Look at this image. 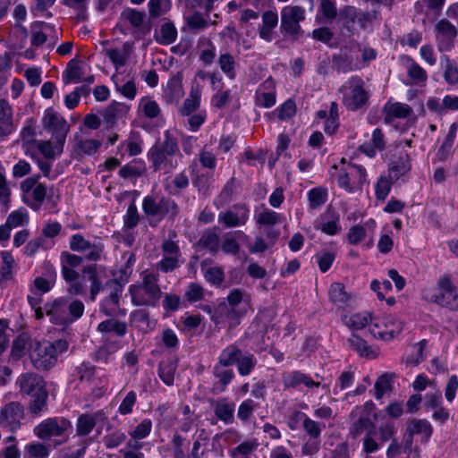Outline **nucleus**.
Listing matches in <instances>:
<instances>
[{"mask_svg": "<svg viewBox=\"0 0 458 458\" xmlns=\"http://www.w3.org/2000/svg\"><path fill=\"white\" fill-rule=\"evenodd\" d=\"M403 59L405 61L406 72L410 79L416 84L425 82L428 78L426 71L411 57L405 56Z\"/></svg>", "mask_w": 458, "mask_h": 458, "instance_id": "nucleus-51", "label": "nucleus"}, {"mask_svg": "<svg viewBox=\"0 0 458 458\" xmlns=\"http://www.w3.org/2000/svg\"><path fill=\"white\" fill-rule=\"evenodd\" d=\"M63 78L65 82H88L89 84L94 82V77L92 75L86 76L84 67L79 65L74 60L69 62Z\"/></svg>", "mask_w": 458, "mask_h": 458, "instance_id": "nucleus-38", "label": "nucleus"}, {"mask_svg": "<svg viewBox=\"0 0 458 458\" xmlns=\"http://www.w3.org/2000/svg\"><path fill=\"white\" fill-rule=\"evenodd\" d=\"M278 24V15L276 11H266L262 14V23L259 28L260 38L267 42H271L274 38V29Z\"/></svg>", "mask_w": 458, "mask_h": 458, "instance_id": "nucleus-37", "label": "nucleus"}, {"mask_svg": "<svg viewBox=\"0 0 458 458\" xmlns=\"http://www.w3.org/2000/svg\"><path fill=\"white\" fill-rule=\"evenodd\" d=\"M224 302L242 318L250 308V296L244 290L235 288L229 292Z\"/></svg>", "mask_w": 458, "mask_h": 458, "instance_id": "nucleus-26", "label": "nucleus"}, {"mask_svg": "<svg viewBox=\"0 0 458 458\" xmlns=\"http://www.w3.org/2000/svg\"><path fill=\"white\" fill-rule=\"evenodd\" d=\"M38 152H40L47 159H54L55 156H59L63 153V151H59L57 148V141H55L52 139L51 140H38L34 144L33 155L28 157L35 159L38 157Z\"/></svg>", "mask_w": 458, "mask_h": 458, "instance_id": "nucleus-43", "label": "nucleus"}, {"mask_svg": "<svg viewBox=\"0 0 458 458\" xmlns=\"http://www.w3.org/2000/svg\"><path fill=\"white\" fill-rule=\"evenodd\" d=\"M38 129V122L34 117H28L24 120L16 143L21 145L25 156L33 155L34 144L38 140L36 139Z\"/></svg>", "mask_w": 458, "mask_h": 458, "instance_id": "nucleus-21", "label": "nucleus"}, {"mask_svg": "<svg viewBox=\"0 0 458 458\" xmlns=\"http://www.w3.org/2000/svg\"><path fill=\"white\" fill-rule=\"evenodd\" d=\"M120 25L135 39H142L150 33L151 26L145 21V13L127 8L120 15Z\"/></svg>", "mask_w": 458, "mask_h": 458, "instance_id": "nucleus-12", "label": "nucleus"}, {"mask_svg": "<svg viewBox=\"0 0 458 458\" xmlns=\"http://www.w3.org/2000/svg\"><path fill=\"white\" fill-rule=\"evenodd\" d=\"M458 130V124L456 123H453L448 129V131L445 137V140L437 152V157L438 160L445 161L449 157L454 140L456 138V133Z\"/></svg>", "mask_w": 458, "mask_h": 458, "instance_id": "nucleus-48", "label": "nucleus"}, {"mask_svg": "<svg viewBox=\"0 0 458 458\" xmlns=\"http://www.w3.org/2000/svg\"><path fill=\"white\" fill-rule=\"evenodd\" d=\"M105 419V413L102 411H98L94 413L81 414L76 421V434L79 437L88 436L97 422Z\"/></svg>", "mask_w": 458, "mask_h": 458, "instance_id": "nucleus-33", "label": "nucleus"}, {"mask_svg": "<svg viewBox=\"0 0 458 458\" xmlns=\"http://www.w3.org/2000/svg\"><path fill=\"white\" fill-rule=\"evenodd\" d=\"M255 103L258 106L269 108L276 104L275 82L271 79L265 81L255 93Z\"/></svg>", "mask_w": 458, "mask_h": 458, "instance_id": "nucleus-32", "label": "nucleus"}, {"mask_svg": "<svg viewBox=\"0 0 458 458\" xmlns=\"http://www.w3.org/2000/svg\"><path fill=\"white\" fill-rule=\"evenodd\" d=\"M332 169L337 172V185L347 193L352 194L360 191L362 186L367 182V171L360 165L343 163L340 168L334 165Z\"/></svg>", "mask_w": 458, "mask_h": 458, "instance_id": "nucleus-5", "label": "nucleus"}, {"mask_svg": "<svg viewBox=\"0 0 458 458\" xmlns=\"http://www.w3.org/2000/svg\"><path fill=\"white\" fill-rule=\"evenodd\" d=\"M340 125L338 105L336 102H332L328 110V117L325 120L324 131L327 134H333L336 131Z\"/></svg>", "mask_w": 458, "mask_h": 458, "instance_id": "nucleus-61", "label": "nucleus"}, {"mask_svg": "<svg viewBox=\"0 0 458 458\" xmlns=\"http://www.w3.org/2000/svg\"><path fill=\"white\" fill-rule=\"evenodd\" d=\"M19 391L21 394L35 395L46 391V382L43 377L34 373L21 374L16 380Z\"/></svg>", "mask_w": 458, "mask_h": 458, "instance_id": "nucleus-23", "label": "nucleus"}, {"mask_svg": "<svg viewBox=\"0 0 458 458\" xmlns=\"http://www.w3.org/2000/svg\"><path fill=\"white\" fill-rule=\"evenodd\" d=\"M48 398L47 391L40 392L31 396V400L29 403V411L34 417L39 416L43 411L47 410V401Z\"/></svg>", "mask_w": 458, "mask_h": 458, "instance_id": "nucleus-58", "label": "nucleus"}, {"mask_svg": "<svg viewBox=\"0 0 458 458\" xmlns=\"http://www.w3.org/2000/svg\"><path fill=\"white\" fill-rule=\"evenodd\" d=\"M343 105L347 110L356 111L363 108L369 98L364 87V81L358 76H352L339 88Z\"/></svg>", "mask_w": 458, "mask_h": 458, "instance_id": "nucleus-7", "label": "nucleus"}, {"mask_svg": "<svg viewBox=\"0 0 458 458\" xmlns=\"http://www.w3.org/2000/svg\"><path fill=\"white\" fill-rule=\"evenodd\" d=\"M422 298L451 310H458V289L448 276L440 277L436 286L424 288Z\"/></svg>", "mask_w": 458, "mask_h": 458, "instance_id": "nucleus-4", "label": "nucleus"}, {"mask_svg": "<svg viewBox=\"0 0 458 458\" xmlns=\"http://www.w3.org/2000/svg\"><path fill=\"white\" fill-rule=\"evenodd\" d=\"M257 365V359L251 353H241L236 366L238 372L241 376L245 377L250 375Z\"/></svg>", "mask_w": 458, "mask_h": 458, "instance_id": "nucleus-63", "label": "nucleus"}, {"mask_svg": "<svg viewBox=\"0 0 458 458\" xmlns=\"http://www.w3.org/2000/svg\"><path fill=\"white\" fill-rule=\"evenodd\" d=\"M30 222V215L27 209L21 208L9 214L5 223L11 228L26 226Z\"/></svg>", "mask_w": 458, "mask_h": 458, "instance_id": "nucleus-60", "label": "nucleus"}, {"mask_svg": "<svg viewBox=\"0 0 458 458\" xmlns=\"http://www.w3.org/2000/svg\"><path fill=\"white\" fill-rule=\"evenodd\" d=\"M155 39L161 45H170L176 40L177 30L173 22L165 21L155 31Z\"/></svg>", "mask_w": 458, "mask_h": 458, "instance_id": "nucleus-47", "label": "nucleus"}, {"mask_svg": "<svg viewBox=\"0 0 458 458\" xmlns=\"http://www.w3.org/2000/svg\"><path fill=\"white\" fill-rule=\"evenodd\" d=\"M242 318L224 301L216 306L213 322L216 327L233 328L241 323Z\"/></svg>", "mask_w": 458, "mask_h": 458, "instance_id": "nucleus-27", "label": "nucleus"}, {"mask_svg": "<svg viewBox=\"0 0 458 458\" xmlns=\"http://www.w3.org/2000/svg\"><path fill=\"white\" fill-rule=\"evenodd\" d=\"M102 146V142L96 139L76 138L73 150L79 157L93 156Z\"/></svg>", "mask_w": 458, "mask_h": 458, "instance_id": "nucleus-42", "label": "nucleus"}, {"mask_svg": "<svg viewBox=\"0 0 458 458\" xmlns=\"http://www.w3.org/2000/svg\"><path fill=\"white\" fill-rule=\"evenodd\" d=\"M411 169V159L408 154L401 156L396 163L389 167V177L391 180L397 181L406 175Z\"/></svg>", "mask_w": 458, "mask_h": 458, "instance_id": "nucleus-49", "label": "nucleus"}, {"mask_svg": "<svg viewBox=\"0 0 458 458\" xmlns=\"http://www.w3.org/2000/svg\"><path fill=\"white\" fill-rule=\"evenodd\" d=\"M104 53L114 66L115 73H121L120 69L127 64L130 58L131 47L128 43H124L120 47L106 48Z\"/></svg>", "mask_w": 458, "mask_h": 458, "instance_id": "nucleus-35", "label": "nucleus"}, {"mask_svg": "<svg viewBox=\"0 0 458 458\" xmlns=\"http://www.w3.org/2000/svg\"><path fill=\"white\" fill-rule=\"evenodd\" d=\"M189 170L191 174L192 185L198 191L204 195L208 196L211 194L212 184L214 182L213 174L210 172L200 173L197 170V159L194 158L189 165Z\"/></svg>", "mask_w": 458, "mask_h": 458, "instance_id": "nucleus-28", "label": "nucleus"}, {"mask_svg": "<svg viewBox=\"0 0 458 458\" xmlns=\"http://www.w3.org/2000/svg\"><path fill=\"white\" fill-rule=\"evenodd\" d=\"M296 416L302 420V427L305 432L310 437L320 438L321 432L325 428L324 424H321L316 420H311L305 413L298 411Z\"/></svg>", "mask_w": 458, "mask_h": 458, "instance_id": "nucleus-56", "label": "nucleus"}, {"mask_svg": "<svg viewBox=\"0 0 458 458\" xmlns=\"http://www.w3.org/2000/svg\"><path fill=\"white\" fill-rule=\"evenodd\" d=\"M15 130L13 107L5 98H0V138H7Z\"/></svg>", "mask_w": 458, "mask_h": 458, "instance_id": "nucleus-31", "label": "nucleus"}, {"mask_svg": "<svg viewBox=\"0 0 458 458\" xmlns=\"http://www.w3.org/2000/svg\"><path fill=\"white\" fill-rule=\"evenodd\" d=\"M330 301L338 308H344L351 300V295L341 283H333L328 290Z\"/></svg>", "mask_w": 458, "mask_h": 458, "instance_id": "nucleus-46", "label": "nucleus"}, {"mask_svg": "<svg viewBox=\"0 0 458 458\" xmlns=\"http://www.w3.org/2000/svg\"><path fill=\"white\" fill-rule=\"evenodd\" d=\"M282 381L285 388H297L301 385L308 388L326 387V385H321L320 382L313 380L310 375L301 370H293L284 374Z\"/></svg>", "mask_w": 458, "mask_h": 458, "instance_id": "nucleus-29", "label": "nucleus"}, {"mask_svg": "<svg viewBox=\"0 0 458 458\" xmlns=\"http://www.w3.org/2000/svg\"><path fill=\"white\" fill-rule=\"evenodd\" d=\"M386 147L385 135L381 129L376 128L372 131L371 141L365 142L360 147V150L369 157H374L377 151H382Z\"/></svg>", "mask_w": 458, "mask_h": 458, "instance_id": "nucleus-39", "label": "nucleus"}, {"mask_svg": "<svg viewBox=\"0 0 458 458\" xmlns=\"http://www.w3.org/2000/svg\"><path fill=\"white\" fill-rule=\"evenodd\" d=\"M314 227L327 235H335L342 230L340 216L334 211L327 210L316 220Z\"/></svg>", "mask_w": 458, "mask_h": 458, "instance_id": "nucleus-30", "label": "nucleus"}, {"mask_svg": "<svg viewBox=\"0 0 458 458\" xmlns=\"http://www.w3.org/2000/svg\"><path fill=\"white\" fill-rule=\"evenodd\" d=\"M112 81L114 83L116 90L123 96L128 99H133L135 98L136 86L131 80L123 82V79L121 78V73H114L112 76Z\"/></svg>", "mask_w": 458, "mask_h": 458, "instance_id": "nucleus-53", "label": "nucleus"}, {"mask_svg": "<svg viewBox=\"0 0 458 458\" xmlns=\"http://www.w3.org/2000/svg\"><path fill=\"white\" fill-rule=\"evenodd\" d=\"M377 222L374 218H369L362 225L351 226L346 233V242L350 245H360L365 250L374 246V233Z\"/></svg>", "mask_w": 458, "mask_h": 458, "instance_id": "nucleus-13", "label": "nucleus"}, {"mask_svg": "<svg viewBox=\"0 0 458 458\" xmlns=\"http://www.w3.org/2000/svg\"><path fill=\"white\" fill-rule=\"evenodd\" d=\"M435 34L439 51L445 52L452 49L454 39L457 35V30L453 23L445 19L438 21L435 25Z\"/></svg>", "mask_w": 458, "mask_h": 458, "instance_id": "nucleus-22", "label": "nucleus"}, {"mask_svg": "<svg viewBox=\"0 0 458 458\" xmlns=\"http://www.w3.org/2000/svg\"><path fill=\"white\" fill-rule=\"evenodd\" d=\"M161 249L163 258L157 263V269L168 273L179 267L182 261H181V251L178 244L174 241L165 240L163 242Z\"/></svg>", "mask_w": 458, "mask_h": 458, "instance_id": "nucleus-19", "label": "nucleus"}, {"mask_svg": "<svg viewBox=\"0 0 458 458\" xmlns=\"http://www.w3.org/2000/svg\"><path fill=\"white\" fill-rule=\"evenodd\" d=\"M393 387V375L385 373L377 377L374 385L375 397L381 399L384 395L389 394Z\"/></svg>", "mask_w": 458, "mask_h": 458, "instance_id": "nucleus-59", "label": "nucleus"}, {"mask_svg": "<svg viewBox=\"0 0 458 458\" xmlns=\"http://www.w3.org/2000/svg\"><path fill=\"white\" fill-rule=\"evenodd\" d=\"M254 219L259 226H273L283 221V216L276 211L265 209L255 214Z\"/></svg>", "mask_w": 458, "mask_h": 458, "instance_id": "nucleus-54", "label": "nucleus"}, {"mask_svg": "<svg viewBox=\"0 0 458 458\" xmlns=\"http://www.w3.org/2000/svg\"><path fill=\"white\" fill-rule=\"evenodd\" d=\"M403 330V322L394 315L374 318L369 331L374 337L388 341L398 335Z\"/></svg>", "mask_w": 458, "mask_h": 458, "instance_id": "nucleus-15", "label": "nucleus"}, {"mask_svg": "<svg viewBox=\"0 0 458 458\" xmlns=\"http://www.w3.org/2000/svg\"><path fill=\"white\" fill-rule=\"evenodd\" d=\"M83 273L89 276L90 282L89 299L95 301L98 294L103 290V284L97 272L96 265H89L83 268Z\"/></svg>", "mask_w": 458, "mask_h": 458, "instance_id": "nucleus-50", "label": "nucleus"}, {"mask_svg": "<svg viewBox=\"0 0 458 458\" xmlns=\"http://www.w3.org/2000/svg\"><path fill=\"white\" fill-rule=\"evenodd\" d=\"M68 349L65 340L54 343H38L30 353L33 366L38 369H49L57 362L58 356Z\"/></svg>", "mask_w": 458, "mask_h": 458, "instance_id": "nucleus-6", "label": "nucleus"}, {"mask_svg": "<svg viewBox=\"0 0 458 458\" xmlns=\"http://www.w3.org/2000/svg\"><path fill=\"white\" fill-rule=\"evenodd\" d=\"M259 444L258 439L250 438L240 442L234 447L228 449L230 458H256V451Z\"/></svg>", "mask_w": 458, "mask_h": 458, "instance_id": "nucleus-36", "label": "nucleus"}, {"mask_svg": "<svg viewBox=\"0 0 458 458\" xmlns=\"http://www.w3.org/2000/svg\"><path fill=\"white\" fill-rule=\"evenodd\" d=\"M305 19V9L298 5H286L281 11V29L291 36L301 32L300 22Z\"/></svg>", "mask_w": 458, "mask_h": 458, "instance_id": "nucleus-18", "label": "nucleus"}, {"mask_svg": "<svg viewBox=\"0 0 458 458\" xmlns=\"http://www.w3.org/2000/svg\"><path fill=\"white\" fill-rule=\"evenodd\" d=\"M250 208L246 204H235L218 215V223L226 228L243 226L250 218Z\"/></svg>", "mask_w": 458, "mask_h": 458, "instance_id": "nucleus-20", "label": "nucleus"}, {"mask_svg": "<svg viewBox=\"0 0 458 458\" xmlns=\"http://www.w3.org/2000/svg\"><path fill=\"white\" fill-rule=\"evenodd\" d=\"M98 330L101 333H110L113 332L118 336H123L127 332V325L125 322L118 321L116 319L111 318L102 321L98 326Z\"/></svg>", "mask_w": 458, "mask_h": 458, "instance_id": "nucleus-57", "label": "nucleus"}, {"mask_svg": "<svg viewBox=\"0 0 458 458\" xmlns=\"http://www.w3.org/2000/svg\"><path fill=\"white\" fill-rule=\"evenodd\" d=\"M373 320L374 318H372L369 313L365 312L355 313L351 316H344L343 318L344 325L353 330H360L369 325V323L370 325Z\"/></svg>", "mask_w": 458, "mask_h": 458, "instance_id": "nucleus-52", "label": "nucleus"}, {"mask_svg": "<svg viewBox=\"0 0 458 458\" xmlns=\"http://www.w3.org/2000/svg\"><path fill=\"white\" fill-rule=\"evenodd\" d=\"M40 175L27 177L20 183L22 202L34 211H38L47 197V186L39 182Z\"/></svg>", "mask_w": 458, "mask_h": 458, "instance_id": "nucleus-9", "label": "nucleus"}, {"mask_svg": "<svg viewBox=\"0 0 458 458\" xmlns=\"http://www.w3.org/2000/svg\"><path fill=\"white\" fill-rule=\"evenodd\" d=\"M59 30L47 22L36 21L30 26V44L34 47L47 44V48L52 49L59 40Z\"/></svg>", "mask_w": 458, "mask_h": 458, "instance_id": "nucleus-16", "label": "nucleus"}, {"mask_svg": "<svg viewBox=\"0 0 458 458\" xmlns=\"http://www.w3.org/2000/svg\"><path fill=\"white\" fill-rule=\"evenodd\" d=\"M106 285L113 286V290L108 296L103 299L99 304V310L106 316L112 317L119 310V302L123 292L122 285L116 280H109Z\"/></svg>", "mask_w": 458, "mask_h": 458, "instance_id": "nucleus-25", "label": "nucleus"}, {"mask_svg": "<svg viewBox=\"0 0 458 458\" xmlns=\"http://www.w3.org/2000/svg\"><path fill=\"white\" fill-rule=\"evenodd\" d=\"M69 248L72 251L85 253V259L93 262L101 259L105 250L102 242H91L81 233H74L70 237Z\"/></svg>", "mask_w": 458, "mask_h": 458, "instance_id": "nucleus-17", "label": "nucleus"}, {"mask_svg": "<svg viewBox=\"0 0 458 458\" xmlns=\"http://www.w3.org/2000/svg\"><path fill=\"white\" fill-rule=\"evenodd\" d=\"M152 429V421L149 419H143L137 426L131 427L128 430V434L132 440L138 441L147 437ZM130 446L134 449H140L141 445L138 442H135L134 445H131Z\"/></svg>", "mask_w": 458, "mask_h": 458, "instance_id": "nucleus-45", "label": "nucleus"}, {"mask_svg": "<svg viewBox=\"0 0 458 458\" xmlns=\"http://www.w3.org/2000/svg\"><path fill=\"white\" fill-rule=\"evenodd\" d=\"M72 428V422L64 417H53L42 420L34 428L33 432L39 439L45 441L59 437L55 445H61L67 441Z\"/></svg>", "mask_w": 458, "mask_h": 458, "instance_id": "nucleus-8", "label": "nucleus"}, {"mask_svg": "<svg viewBox=\"0 0 458 458\" xmlns=\"http://www.w3.org/2000/svg\"><path fill=\"white\" fill-rule=\"evenodd\" d=\"M441 66L444 69L445 81L451 85L458 82V69L455 63L447 56L441 58Z\"/></svg>", "mask_w": 458, "mask_h": 458, "instance_id": "nucleus-64", "label": "nucleus"}, {"mask_svg": "<svg viewBox=\"0 0 458 458\" xmlns=\"http://www.w3.org/2000/svg\"><path fill=\"white\" fill-rule=\"evenodd\" d=\"M128 293L132 304L135 306H157L162 297V291L158 284V276L152 272L144 271L141 274V280L131 284Z\"/></svg>", "mask_w": 458, "mask_h": 458, "instance_id": "nucleus-3", "label": "nucleus"}, {"mask_svg": "<svg viewBox=\"0 0 458 458\" xmlns=\"http://www.w3.org/2000/svg\"><path fill=\"white\" fill-rule=\"evenodd\" d=\"M142 209L148 217L161 221L166 215L174 216L178 213V206L174 200L167 198L156 199L146 196L142 201Z\"/></svg>", "mask_w": 458, "mask_h": 458, "instance_id": "nucleus-14", "label": "nucleus"}, {"mask_svg": "<svg viewBox=\"0 0 458 458\" xmlns=\"http://www.w3.org/2000/svg\"><path fill=\"white\" fill-rule=\"evenodd\" d=\"M407 431L409 432L410 437L414 435H420L421 437V442L426 443L432 436L433 428L425 419H413L409 421Z\"/></svg>", "mask_w": 458, "mask_h": 458, "instance_id": "nucleus-40", "label": "nucleus"}, {"mask_svg": "<svg viewBox=\"0 0 458 458\" xmlns=\"http://www.w3.org/2000/svg\"><path fill=\"white\" fill-rule=\"evenodd\" d=\"M83 257L69 251H63L60 254L61 275L64 280H73L80 277L75 268L79 267L84 261Z\"/></svg>", "mask_w": 458, "mask_h": 458, "instance_id": "nucleus-24", "label": "nucleus"}, {"mask_svg": "<svg viewBox=\"0 0 458 458\" xmlns=\"http://www.w3.org/2000/svg\"><path fill=\"white\" fill-rule=\"evenodd\" d=\"M148 157L155 172L171 173L178 166L182 157L176 139L165 132L163 142L153 146L148 150Z\"/></svg>", "mask_w": 458, "mask_h": 458, "instance_id": "nucleus-2", "label": "nucleus"}, {"mask_svg": "<svg viewBox=\"0 0 458 458\" xmlns=\"http://www.w3.org/2000/svg\"><path fill=\"white\" fill-rule=\"evenodd\" d=\"M385 121L393 123L395 119H405L412 114V108L404 103L386 102L383 107Z\"/></svg>", "mask_w": 458, "mask_h": 458, "instance_id": "nucleus-34", "label": "nucleus"}, {"mask_svg": "<svg viewBox=\"0 0 458 458\" xmlns=\"http://www.w3.org/2000/svg\"><path fill=\"white\" fill-rule=\"evenodd\" d=\"M49 450L42 443L30 442L24 446L23 458H47Z\"/></svg>", "mask_w": 458, "mask_h": 458, "instance_id": "nucleus-62", "label": "nucleus"}, {"mask_svg": "<svg viewBox=\"0 0 458 458\" xmlns=\"http://www.w3.org/2000/svg\"><path fill=\"white\" fill-rule=\"evenodd\" d=\"M241 353L242 350L238 346L230 344L221 351L217 363L225 367H230L237 363Z\"/></svg>", "mask_w": 458, "mask_h": 458, "instance_id": "nucleus-55", "label": "nucleus"}, {"mask_svg": "<svg viewBox=\"0 0 458 458\" xmlns=\"http://www.w3.org/2000/svg\"><path fill=\"white\" fill-rule=\"evenodd\" d=\"M25 419V407L17 401H8L7 394L4 397V403L0 407V428L16 432L21 428Z\"/></svg>", "mask_w": 458, "mask_h": 458, "instance_id": "nucleus-11", "label": "nucleus"}, {"mask_svg": "<svg viewBox=\"0 0 458 458\" xmlns=\"http://www.w3.org/2000/svg\"><path fill=\"white\" fill-rule=\"evenodd\" d=\"M177 365L178 360L175 357H169L160 361L157 369L158 377L166 386L174 385Z\"/></svg>", "mask_w": 458, "mask_h": 458, "instance_id": "nucleus-41", "label": "nucleus"}, {"mask_svg": "<svg viewBox=\"0 0 458 458\" xmlns=\"http://www.w3.org/2000/svg\"><path fill=\"white\" fill-rule=\"evenodd\" d=\"M50 321L58 326H68L79 320L84 314V303L72 297H60L44 306Z\"/></svg>", "mask_w": 458, "mask_h": 458, "instance_id": "nucleus-1", "label": "nucleus"}, {"mask_svg": "<svg viewBox=\"0 0 458 458\" xmlns=\"http://www.w3.org/2000/svg\"><path fill=\"white\" fill-rule=\"evenodd\" d=\"M234 410V403L229 402L226 398L217 400L214 406L216 418L225 424L233 423Z\"/></svg>", "mask_w": 458, "mask_h": 458, "instance_id": "nucleus-44", "label": "nucleus"}, {"mask_svg": "<svg viewBox=\"0 0 458 458\" xmlns=\"http://www.w3.org/2000/svg\"><path fill=\"white\" fill-rule=\"evenodd\" d=\"M42 125L46 131L51 133V139L57 141L58 150L63 151L70 131L67 121L53 108H47L42 117Z\"/></svg>", "mask_w": 458, "mask_h": 458, "instance_id": "nucleus-10", "label": "nucleus"}]
</instances>
